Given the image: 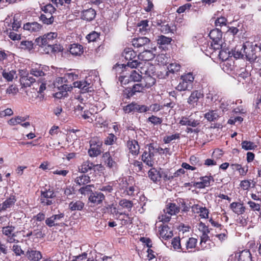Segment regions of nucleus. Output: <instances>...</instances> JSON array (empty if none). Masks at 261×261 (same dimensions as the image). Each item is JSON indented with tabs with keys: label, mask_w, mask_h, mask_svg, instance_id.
<instances>
[{
	"label": "nucleus",
	"mask_w": 261,
	"mask_h": 261,
	"mask_svg": "<svg viewBox=\"0 0 261 261\" xmlns=\"http://www.w3.org/2000/svg\"><path fill=\"white\" fill-rule=\"evenodd\" d=\"M23 28L30 32H36L42 29V25L37 22H27L23 25Z\"/></svg>",
	"instance_id": "obj_30"
},
{
	"label": "nucleus",
	"mask_w": 261,
	"mask_h": 261,
	"mask_svg": "<svg viewBox=\"0 0 261 261\" xmlns=\"http://www.w3.org/2000/svg\"><path fill=\"white\" fill-rule=\"evenodd\" d=\"M148 150H145L141 156L142 161L148 167H152L154 163V150L153 143L147 145Z\"/></svg>",
	"instance_id": "obj_9"
},
{
	"label": "nucleus",
	"mask_w": 261,
	"mask_h": 261,
	"mask_svg": "<svg viewBox=\"0 0 261 261\" xmlns=\"http://www.w3.org/2000/svg\"><path fill=\"white\" fill-rule=\"evenodd\" d=\"M137 27L139 28V31L142 33L145 34L148 30V25L147 20H142L138 23Z\"/></svg>",
	"instance_id": "obj_55"
},
{
	"label": "nucleus",
	"mask_w": 261,
	"mask_h": 261,
	"mask_svg": "<svg viewBox=\"0 0 261 261\" xmlns=\"http://www.w3.org/2000/svg\"><path fill=\"white\" fill-rule=\"evenodd\" d=\"M157 43L161 47L164 48L171 44L172 39L171 37H166L164 35H160L158 37Z\"/></svg>",
	"instance_id": "obj_37"
},
{
	"label": "nucleus",
	"mask_w": 261,
	"mask_h": 261,
	"mask_svg": "<svg viewBox=\"0 0 261 261\" xmlns=\"http://www.w3.org/2000/svg\"><path fill=\"white\" fill-rule=\"evenodd\" d=\"M102 168L101 164H94L89 160H87L83 162L81 166L79 167V170L82 173H86L90 171H95L96 168Z\"/></svg>",
	"instance_id": "obj_19"
},
{
	"label": "nucleus",
	"mask_w": 261,
	"mask_h": 261,
	"mask_svg": "<svg viewBox=\"0 0 261 261\" xmlns=\"http://www.w3.org/2000/svg\"><path fill=\"white\" fill-rule=\"evenodd\" d=\"M180 65L176 63H171L167 67L168 71L172 73L177 72L180 70Z\"/></svg>",
	"instance_id": "obj_58"
},
{
	"label": "nucleus",
	"mask_w": 261,
	"mask_h": 261,
	"mask_svg": "<svg viewBox=\"0 0 261 261\" xmlns=\"http://www.w3.org/2000/svg\"><path fill=\"white\" fill-rule=\"evenodd\" d=\"M123 56L126 60H128L126 66L131 68H136L138 66H140L141 63L138 61L136 59L137 53L131 48H126L124 49L123 53Z\"/></svg>",
	"instance_id": "obj_10"
},
{
	"label": "nucleus",
	"mask_w": 261,
	"mask_h": 261,
	"mask_svg": "<svg viewBox=\"0 0 261 261\" xmlns=\"http://www.w3.org/2000/svg\"><path fill=\"white\" fill-rule=\"evenodd\" d=\"M85 204L81 200H73L69 204V208L71 211H82Z\"/></svg>",
	"instance_id": "obj_38"
},
{
	"label": "nucleus",
	"mask_w": 261,
	"mask_h": 261,
	"mask_svg": "<svg viewBox=\"0 0 261 261\" xmlns=\"http://www.w3.org/2000/svg\"><path fill=\"white\" fill-rule=\"evenodd\" d=\"M203 93L199 90H193L187 99V103L193 107L197 105V102L200 98H203Z\"/></svg>",
	"instance_id": "obj_21"
},
{
	"label": "nucleus",
	"mask_w": 261,
	"mask_h": 261,
	"mask_svg": "<svg viewBox=\"0 0 261 261\" xmlns=\"http://www.w3.org/2000/svg\"><path fill=\"white\" fill-rule=\"evenodd\" d=\"M58 34L56 32H50L44 34L42 37L36 39V42L39 46H46L53 51L54 49L53 40L57 37Z\"/></svg>",
	"instance_id": "obj_6"
},
{
	"label": "nucleus",
	"mask_w": 261,
	"mask_h": 261,
	"mask_svg": "<svg viewBox=\"0 0 261 261\" xmlns=\"http://www.w3.org/2000/svg\"><path fill=\"white\" fill-rule=\"evenodd\" d=\"M150 42V40L146 37H138L133 39L132 44L135 47H140L145 46Z\"/></svg>",
	"instance_id": "obj_32"
},
{
	"label": "nucleus",
	"mask_w": 261,
	"mask_h": 261,
	"mask_svg": "<svg viewBox=\"0 0 261 261\" xmlns=\"http://www.w3.org/2000/svg\"><path fill=\"white\" fill-rule=\"evenodd\" d=\"M154 57L155 55L151 50L148 49L144 50L138 55V58L139 60L144 61H149L152 60L154 58Z\"/></svg>",
	"instance_id": "obj_31"
},
{
	"label": "nucleus",
	"mask_w": 261,
	"mask_h": 261,
	"mask_svg": "<svg viewBox=\"0 0 261 261\" xmlns=\"http://www.w3.org/2000/svg\"><path fill=\"white\" fill-rule=\"evenodd\" d=\"M145 90L141 82L134 84L132 87H127L123 91V96L126 99H130L138 93H143Z\"/></svg>",
	"instance_id": "obj_14"
},
{
	"label": "nucleus",
	"mask_w": 261,
	"mask_h": 261,
	"mask_svg": "<svg viewBox=\"0 0 261 261\" xmlns=\"http://www.w3.org/2000/svg\"><path fill=\"white\" fill-rule=\"evenodd\" d=\"M90 148L88 153L91 157H96L102 152V142L98 137L92 138L89 141Z\"/></svg>",
	"instance_id": "obj_8"
},
{
	"label": "nucleus",
	"mask_w": 261,
	"mask_h": 261,
	"mask_svg": "<svg viewBox=\"0 0 261 261\" xmlns=\"http://www.w3.org/2000/svg\"><path fill=\"white\" fill-rule=\"evenodd\" d=\"M119 205L124 209H126L128 212H130L134 205L132 201L126 199H122L119 201Z\"/></svg>",
	"instance_id": "obj_42"
},
{
	"label": "nucleus",
	"mask_w": 261,
	"mask_h": 261,
	"mask_svg": "<svg viewBox=\"0 0 261 261\" xmlns=\"http://www.w3.org/2000/svg\"><path fill=\"white\" fill-rule=\"evenodd\" d=\"M179 211L180 207L176 203L167 202L163 210V213L159 217V219L163 223H168L170 221L171 216L176 215Z\"/></svg>",
	"instance_id": "obj_4"
},
{
	"label": "nucleus",
	"mask_w": 261,
	"mask_h": 261,
	"mask_svg": "<svg viewBox=\"0 0 261 261\" xmlns=\"http://www.w3.org/2000/svg\"><path fill=\"white\" fill-rule=\"evenodd\" d=\"M212 42L211 44L212 49L214 50L221 49L222 43V32L218 29L211 30L208 34Z\"/></svg>",
	"instance_id": "obj_7"
},
{
	"label": "nucleus",
	"mask_w": 261,
	"mask_h": 261,
	"mask_svg": "<svg viewBox=\"0 0 261 261\" xmlns=\"http://www.w3.org/2000/svg\"><path fill=\"white\" fill-rule=\"evenodd\" d=\"M252 50L247 48L245 44L237 45L236 47L232 49L230 57L233 56L236 59H240L246 57L249 60L253 59Z\"/></svg>",
	"instance_id": "obj_5"
},
{
	"label": "nucleus",
	"mask_w": 261,
	"mask_h": 261,
	"mask_svg": "<svg viewBox=\"0 0 261 261\" xmlns=\"http://www.w3.org/2000/svg\"><path fill=\"white\" fill-rule=\"evenodd\" d=\"M230 209L236 214L241 215L245 213L246 207L242 201L233 202L229 205Z\"/></svg>",
	"instance_id": "obj_23"
},
{
	"label": "nucleus",
	"mask_w": 261,
	"mask_h": 261,
	"mask_svg": "<svg viewBox=\"0 0 261 261\" xmlns=\"http://www.w3.org/2000/svg\"><path fill=\"white\" fill-rule=\"evenodd\" d=\"M180 81L175 88L177 91H190L193 88L195 75L192 72L184 73L180 76Z\"/></svg>",
	"instance_id": "obj_3"
},
{
	"label": "nucleus",
	"mask_w": 261,
	"mask_h": 261,
	"mask_svg": "<svg viewBox=\"0 0 261 261\" xmlns=\"http://www.w3.org/2000/svg\"><path fill=\"white\" fill-rule=\"evenodd\" d=\"M100 34L95 32L92 31L86 36V39L88 40L89 42H94L96 41V39L99 38Z\"/></svg>",
	"instance_id": "obj_59"
},
{
	"label": "nucleus",
	"mask_w": 261,
	"mask_h": 261,
	"mask_svg": "<svg viewBox=\"0 0 261 261\" xmlns=\"http://www.w3.org/2000/svg\"><path fill=\"white\" fill-rule=\"evenodd\" d=\"M204 118L210 122L215 121L219 118V115L216 110H210L204 115Z\"/></svg>",
	"instance_id": "obj_41"
},
{
	"label": "nucleus",
	"mask_w": 261,
	"mask_h": 261,
	"mask_svg": "<svg viewBox=\"0 0 261 261\" xmlns=\"http://www.w3.org/2000/svg\"><path fill=\"white\" fill-rule=\"evenodd\" d=\"M184 250L183 253H192L197 250L198 240L193 237H182Z\"/></svg>",
	"instance_id": "obj_13"
},
{
	"label": "nucleus",
	"mask_w": 261,
	"mask_h": 261,
	"mask_svg": "<svg viewBox=\"0 0 261 261\" xmlns=\"http://www.w3.org/2000/svg\"><path fill=\"white\" fill-rule=\"evenodd\" d=\"M126 148L128 151V155H132L136 158L140 153V146L137 140L129 139L126 143Z\"/></svg>",
	"instance_id": "obj_15"
},
{
	"label": "nucleus",
	"mask_w": 261,
	"mask_h": 261,
	"mask_svg": "<svg viewBox=\"0 0 261 261\" xmlns=\"http://www.w3.org/2000/svg\"><path fill=\"white\" fill-rule=\"evenodd\" d=\"M123 110L125 113L128 114L134 112L142 113L148 111L147 106L143 105H138L135 102H132L124 106Z\"/></svg>",
	"instance_id": "obj_16"
},
{
	"label": "nucleus",
	"mask_w": 261,
	"mask_h": 261,
	"mask_svg": "<svg viewBox=\"0 0 261 261\" xmlns=\"http://www.w3.org/2000/svg\"><path fill=\"white\" fill-rule=\"evenodd\" d=\"M165 169L160 167H152L148 172V177L155 184L160 182L162 179L165 181Z\"/></svg>",
	"instance_id": "obj_11"
},
{
	"label": "nucleus",
	"mask_w": 261,
	"mask_h": 261,
	"mask_svg": "<svg viewBox=\"0 0 261 261\" xmlns=\"http://www.w3.org/2000/svg\"><path fill=\"white\" fill-rule=\"evenodd\" d=\"M21 83L25 87H29L31 85L35 82V79L32 76L28 75L27 76H23L20 79Z\"/></svg>",
	"instance_id": "obj_49"
},
{
	"label": "nucleus",
	"mask_w": 261,
	"mask_h": 261,
	"mask_svg": "<svg viewBox=\"0 0 261 261\" xmlns=\"http://www.w3.org/2000/svg\"><path fill=\"white\" fill-rule=\"evenodd\" d=\"M90 181L91 180L89 176L83 174L76 177L74 181L77 185L81 186L86 185L89 184Z\"/></svg>",
	"instance_id": "obj_39"
},
{
	"label": "nucleus",
	"mask_w": 261,
	"mask_h": 261,
	"mask_svg": "<svg viewBox=\"0 0 261 261\" xmlns=\"http://www.w3.org/2000/svg\"><path fill=\"white\" fill-rule=\"evenodd\" d=\"M241 146L242 148L245 150H254L257 147V145L254 142L247 140L242 141Z\"/></svg>",
	"instance_id": "obj_43"
},
{
	"label": "nucleus",
	"mask_w": 261,
	"mask_h": 261,
	"mask_svg": "<svg viewBox=\"0 0 261 261\" xmlns=\"http://www.w3.org/2000/svg\"><path fill=\"white\" fill-rule=\"evenodd\" d=\"M106 208L110 214L113 215L114 217L117 219L123 215V213L119 211L116 204H109L106 207Z\"/></svg>",
	"instance_id": "obj_34"
},
{
	"label": "nucleus",
	"mask_w": 261,
	"mask_h": 261,
	"mask_svg": "<svg viewBox=\"0 0 261 261\" xmlns=\"http://www.w3.org/2000/svg\"><path fill=\"white\" fill-rule=\"evenodd\" d=\"M117 137L112 133L108 134V136L105 139L104 144L106 145H112L117 141Z\"/></svg>",
	"instance_id": "obj_50"
},
{
	"label": "nucleus",
	"mask_w": 261,
	"mask_h": 261,
	"mask_svg": "<svg viewBox=\"0 0 261 261\" xmlns=\"http://www.w3.org/2000/svg\"><path fill=\"white\" fill-rule=\"evenodd\" d=\"M15 227L12 225L6 226L2 227V232L3 235L7 237V243H18L19 241L15 239L16 234L14 232Z\"/></svg>",
	"instance_id": "obj_17"
},
{
	"label": "nucleus",
	"mask_w": 261,
	"mask_h": 261,
	"mask_svg": "<svg viewBox=\"0 0 261 261\" xmlns=\"http://www.w3.org/2000/svg\"><path fill=\"white\" fill-rule=\"evenodd\" d=\"M156 24L154 25L157 27H160V30L161 32L164 34H168L169 33H173L175 29V26L171 25V24L166 23L165 21H163L161 20H157L156 22L154 21Z\"/></svg>",
	"instance_id": "obj_20"
},
{
	"label": "nucleus",
	"mask_w": 261,
	"mask_h": 261,
	"mask_svg": "<svg viewBox=\"0 0 261 261\" xmlns=\"http://www.w3.org/2000/svg\"><path fill=\"white\" fill-rule=\"evenodd\" d=\"M30 73L36 77L41 76L44 75L42 68L40 66L33 67L30 71Z\"/></svg>",
	"instance_id": "obj_54"
},
{
	"label": "nucleus",
	"mask_w": 261,
	"mask_h": 261,
	"mask_svg": "<svg viewBox=\"0 0 261 261\" xmlns=\"http://www.w3.org/2000/svg\"><path fill=\"white\" fill-rule=\"evenodd\" d=\"M77 78L78 74L72 72L66 73L63 77L57 78L54 85L58 91L55 93V96L58 98L66 97L68 95L67 92L72 89L71 83Z\"/></svg>",
	"instance_id": "obj_1"
},
{
	"label": "nucleus",
	"mask_w": 261,
	"mask_h": 261,
	"mask_svg": "<svg viewBox=\"0 0 261 261\" xmlns=\"http://www.w3.org/2000/svg\"><path fill=\"white\" fill-rule=\"evenodd\" d=\"M200 181H197L194 184V186L199 189H204L206 187H208L211 186V181H214V179L213 176H204L200 178Z\"/></svg>",
	"instance_id": "obj_22"
},
{
	"label": "nucleus",
	"mask_w": 261,
	"mask_h": 261,
	"mask_svg": "<svg viewBox=\"0 0 261 261\" xmlns=\"http://www.w3.org/2000/svg\"><path fill=\"white\" fill-rule=\"evenodd\" d=\"M56 195L53 190L50 189L41 191L40 202L43 206H49L55 203Z\"/></svg>",
	"instance_id": "obj_12"
},
{
	"label": "nucleus",
	"mask_w": 261,
	"mask_h": 261,
	"mask_svg": "<svg viewBox=\"0 0 261 261\" xmlns=\"http://www.w3.org/2000/svg\"><path fill=\"white\" fill-rule=\"evenodd\" d=\"M247 204L249 205L251 210L253 211H256L260 212L261 211V202H255L252 200H249L247 202Z\"/></svg>",
	"instance_id": "obj_48"
},
{
	"label": "nucleus",
	"mask_w": 261,
	"mask_h": 261,
	"mask_svg": "<svg viewBox=\"0 0 261 261\" xmlns=\"http://www.w3.org/2000/svg\"><path fill=\"white\" fill-rule=\"evenodd\" d=\"M239 261H253L252 255L249 250H244L240 252Z\"/></svg>",
	"instance_id": "obj_40"
},
{
	"label": "nucleus",
	"mask_w": 261,
	"mask_h": 261,
	"mask_svg": "<svg viewBox=\"0 0 261 261\" xmlns=\"http://www.w3.org/2000/svg\"><path fill=\"white\" fill-rule=\"evenodd\" d=\"M160 237L163 240H167L173 237V233L169 227L165 225H163L160 230Z\"/></svg>",
	"instance_id": "obj_29"
},
{
	"label": "nucleus",
	"mask_w": 261,
	"mask_h": 261,
	"mask_svg": "<svg viewBox=\"0 0 261 261\" xmlns=\"http://www.w3.org/2000/svg\"><path fill=\"white\" fill-rule=\"evenodd\" d=\"M210 230L207 227H205L204 230L200 236V246L201 249H206L210 248V239L208 236Z\"/></svg>",
	"instance_id": "obj_25"
},
{
	"label": "nucleus",
	"mask_w": 261,
	"mask_h": 261,
	"mask_svg": "<svg viewBox=\"0 0 261 261\" xmlns=\"http://www.w3.org/2000/svg\"><path fill=\"white\" fill-rule=\"evenodd\" d=\"M27 255L28 259L32 261H38L42 258V254L39 251L28 250L27 252Z\"/></svg>",
	"instance_id": "obj_36"
},
{
	"label": "nucleus",
	"mask_w": 261,
	"mask_h": 261,
	"mask_svg": "<svg viewBox=\"0 0 261 261\" xmlns=\"http://www.w3.org/2000/svg\"><path fill=\"white\" fill-rule=\"evenodd\" d=\"M92 187H93V185H85L81 188L79 189V192L82 195H85L89 194H90L92 192H93L92 190H91Z\"/></svg>",
	"instance_id": "obj_57"
},
{
	"label": "nucleus",
	"mask_w": 261,
	"mask_h": 261,
	"mask_svg": "<svg viewBox=\"0 0 261 261\" xmlns=\"http://www.w3.org/2000/svg\"><path fill=\"white\" fill-rule=\"evenodd\" d=\"M12 251L16 256H21L24 253V252L21 249V246L18 245H14L12 247Z\"/></svg>",
	"instance_id": "obj_62"
},
{
	"label": "nucleus",
	"mask_w": 261,
	"mask_h": 261,
	"mask_svg": "<svg viewBox=\"0 0 261 261\" xmlns=\"http://www.w3.org/2000/svg\"><path fill=\"white\" fill-rule=\"evenodd\" d=\"M42 9L45 13H48L49 14H52L56 11L55 8L51 4L46 5L44 6Z\"/></svg>",
	"instance_id": "obj_63"
},
{
	"label": "nucleus",
	"mask_w": 261,
	"mask_h": 261,
	"mask_svg": "<svg viewBox=\"0 0 261 261\" xmlns=\"http://www.w3.org/2000/svg\"><path fill=\"white\" fill-rule=\"evenodd\" d=\"M20 48L23 50L30 51L34 48V43L32 41L23 40L20 43Z\"/></svg>",
	"instance_id": "obj_46"
},
{
	"label": "nucleus",
	"mask_w": 261,
	"mask_h": 261,
	"mask_svg": "<svg viewBox=\"0 0 261 261\" xmlns=\"http://www.w3.org/2000/svg\"><path fill=\"white\" fill-rule=\"evenodd\" d=\"M74 87H77L83 91V92H88L89 89L91 87V83L87 80H82L80 81L74 82L73 83Z\"/></svg>",
	"instance_id": "obj_33"
},
{
	"label": "nucleus",
	"mask_w": 261,
	"mask_h": 261,
	"mask_svg": "<svg viewBox=\"0 0 261 261\" xmlns=\"http://www.w3.org/2000/svg\"><path fill=\"white\" fill-rule=\"evenodd\" d=\"M189 162L190 164L194 167H200L203 164L200 159L194 155H192L190 157Z\"/></svg>",
	"instance_id": "obj_53"
},
{
	"label": "nucleus",
	"mask_w": 261,
	"mask_h": 261,
	"mask_svg": "<svg viewBox=\"0 0 261 261\" xmlns=\"http://www.w3.org/2000/svg\"><path fill=\"white\" fill-rule=\"evenodd\" d=\"M141 82L146 89L153 86L156 83V79L149 74H146L142 76Z\"/></svg>",
	"instance_id": "obj_27"
},
{
	"label": "nucleus",
	"mask_w": 261,
	"mask_h": 261,
	"mask_svg": "<svg viewBox=\"0 0 261 261\" xmlns=\"http://www.w3.org/2000/svg\"><path fill=\"white\" fill-rule=\"evenodd\" d=\"M162 118L158 117L154 115H151L147 120V122H150L154 125H160L162 123Z\"/></svg>",
	"instance_id": "obj_56"
},
{
	"label": "nucleus",
	"mask_w": 261,
	"mask_h": 261,
	"mask_svg": "<svg viewBox=\"0 0 261 261\" xmlns=\"http://www.w3.org/2000/svg\"><path fill=\"white\" fill-rule=\"evenodd\" d=\"M87 257V253L84 252L81 254L77 256H73L72 258H69V261H81L85 259Z\"/></svg>",
	"instance_id": "obj_64"
},
{
	"label": "nucleus",
	"mask_w": 261,
	"mask_h": 261,
	"mask_svg": "<svg viewBox=\"0 0 261 261\" xmlns=\"http://www.w3.org/2000/svg\"><path fill=\"white\" fill-rule=\"evenodd\" d=\"M103 158L105 159V164L109 168L113 167L116 163L113 161L109 152H106L103 154Z\"/></svg>",
	"instance_id": "obj_45"
},
{
	"label": "nucleus",
	"mask_w": 261,
	"mask_h": 261,
	"mask_svg": "<svg viewBox=\"0 0 261 261\" xmlns=\"http://www.w3.org/2000/svg\"><path fill=\"white\" fill-rule=\"evenodd\" d=\"M230 51L226 52L224 49H221L219 52V57L223 61L227 60L229 57H230Z\"/></svg>",
	"instance_id": "obj_61"
},
{
	"label": "nucleus",
	"mask_w": 261,
	"mask_h": 261,
	"mask_svg": "<svg viewBox=\"0 0 261 261\" xmlns=\"http://www.w3.org/2000/svg\"><path fill=\"white\" fill-rule=\"evenodd\" d=\"M165 172H166V174H165V182L171 181L175 178L179 177L178 176V173L176 171L173 174H172L170 172V170L167 169H165Z\"/></svg>",
	"instance_id": "obj_52"
},
{
	"label": "nucleus",
	"mask_w": 261,
	"mask_h": 261,
	"mask_svg": "<svg viewBox=\"0 0 261 261\" xmlns=\"http://www.w3.org/2000/svg\"><path fill=\"white\" fill-rule=\"evenodd\" d=\"M142 75L136 70H133L130 72L129 76V81L139 82L141 81Z\"/></svg>",
	"instance_id": "obj_44"
},
{
	"label": "nucleus",
	"mask_w": 261,
	"mask_h": 261,
	"mask_svg": "<svg viewBox=\"0 0 261 261\" xmlns=\"http://www.w3.org/2000/svg\"><path fill=\"white\" fill-rule=\"evenodd\" d=\"M105 199V196L100 192L94 191L92 192L89 198V201L94 205L101 204Z\"/></svg>",
	"instance_id": "obj_24"
},
{
	"label": "nucleus",
	"mask_w": 261,
	"mask_h": 261,
	"mask_svg": "<svg viewBox=\"0 0 261 261\" xmlns=\"http://www.w3.org/2000/svg\"><path fill=\"white\" fill-rule=\"evenodd\" d=\"M121 216H122V218H119L120 221H121V224L122 225H130L132 224V219L129 216V215L126 214L125 213H123V215Z\"/></svg>",
	"instance_id": "obj_51"
},
{
	"label": "nucleus",
	"mask_w": 261,
	"mask_h": 261,
	"mask_svg": "<svg viewBox=\"0 0 261 261\" xmlns=\"http://www.w3.org/2000/svg\"><path fill=\"white\" fill-rule=\"evenodd\" d=\"M28 118V117H20L17 116L14 118H12L8 121V123L10 125H15L18 124H20L21 122L25 121Z\"/></svg>",
	"instance_id": "obj_47"
},
{
	"label": "nucleus",
	"mask_w": 261,
	"mask_h": 261,
	"mask_svg": "<svg viewBox=\"0 0 261 261\" xmlns=\"http://www.w3.org/2000/svg\"><path fill=\"white\" fill-rule=\"evenodd\" d=\"M198 112H191L186 116H181L179 124L187 126L186 132L188 133H194L198 134L200 129L199 127L201 124V120L197 116Z\"/></svg>",
	"instance_id": "obj_2"
},
{
	"label": "nucleus",
	"mask_w": 261,
	"mask_h": 261,
	"mask_svg": "<svg viewBox=\"0 0 261 261\" xmlns=\"http://www.w3.org/2000/svg\"><path fill=\"white\" fill-rule=\"evenodd\" d=\"M69 52L72 55L80 56L84 52L83 47L82 45L77 43L72 44L70 45Z\"/></svg>",
	"instance_id": "obj_35"
},
{
	"label": "nucleus",
	"mask_w": 261,
	"mask_h": 261,
	"mask_svg": "<svg viewBox=\"0 0 261 261\" xmlns=\"http://www.w3.org/2000/svg\"><path fill=\"white\" fill-rule=\"evenodd\" d=\"M182 241V237H175L171 240V246L174 250L178 252L183 253L184 246Z\"/></svg>",
	"instance_id": "obj_26"
},
{
	"label": "nucleus",
	"mask_w": 261,
	"mask_h": 261,
	"mask_svg": "<svg viewBox=\"0 0 261 261\" xmlns=\"http://www.w3.org/2000/svg\"><path fill=\"white\" fill-rule=\"evenodd\" d=\"M180 138V134L176 133L175 134L165 136L163 138V141L165 144H168L173 140Z\"/></svg>",
	"instance_id": "obj_60"
},
{
	"label": "nucleus",
	"mask_w": 261,
	"mask_h": 261,
	"mask_svg": "<svg viewBox=\"0 0 261 261\" xmlns=\"http://www.w3.org/2000/svg\"><path fill=\"white\" fill-rule=\"evenodd\" d=\"M16 201V199L14 195H10L2 203L0 204V212L6 211L7 208H10Z\"/></svg>",
	"instance_id": "obj_28"
},
{
	"label": "nucleus",
	"mask_w": 261,
	"mask_h": 261,
	"mask_svg": "<svg viewBox=\"0 0 261 261\" xmlns=\"http://www.w3.org/2000/svg\"><path fill=\"white\" fill-rule=\"evenodd\" d=\"M65 215L63 213L53 215L51 217L47 218L45 220V224L49 227L53 226H63L64 223L59 222L62 219L64 218Z\"/></svg>",
	"instance_id": "obj_18"
}]
</instances>
